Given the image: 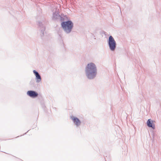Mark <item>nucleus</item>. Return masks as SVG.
Instances as JSON below:
<instances>
[{"label":"nucleus","mask_w":161,"mask_h":161,"mask_svg":"<svg viewBox=\"0 0 161 161\" xmlns=\"http://www.w3.org/2000/svg\"><path fill=\"white\" fill-rule=\"evenodd\" d=\"M147 126L150 128H152L153 129L155 128V125L153 123V121L151 119H148L147 122Z\"/></svg>","instance_id":"6e6552de"},{"label":"nucleus","mask_w":161,"mask_h":161,"mask_svg":"<svg viewBox=\"0 0 161 161\" xmlns=\"http://www.w3.org/2000/svg\"><path fill=\"white\" fill-rule=\"evenodd\" d=\"M26 134V133H25L24 134Z\"/></svg>","instance_id":"f3484780"},{"label":"nucleus","mask_w":161,"mask_h":161,"mask_svg":"<svg viewBox=\"0 0 161 161\" xmlns=\"http://www.w3.org/2000/svg\"><path fill=\"white\" fill-rule=\"evenodd\" d=\"M42 107H45V106L43 105H42Z\"/></svg>","instance_id":"ddd939ff"},{"label":"nucleus","mask_w":161,"mask_h":161,"mask_svg":"<svg viewBox=\"0 0 161 161\" xmlns=\"http://www.w3.org/2000/svg\"><path fill=\"white\" fill-rule=\"evenodd\" d=\"M19 137V136H17V137Z\"/></svg>","instance_id":"dca6fc26"},{"label":"nucleus","mask_w":161,"mask_h":161,"mask_svg":"<svg viewBox=\"0 0 161 161\" xmlns=\"http://www.w3.org/2000/svg\"><path fill=\"white\" fill-rule=\"evenodd\" d=\"M42 35H44V31H42Z\"/></svg>","instance_id":"f8f14e48"},{"label":"nucleus","mask_w":161,"mask_h":161,"mask_svg":"<svg viewBox=\"0 0 161 161\" xmlns=\"http://www.w3.org/2000/svg\"><path fill=\"white\" fill-rule=\"evenodd\" d=\"M19 137V136H17V137Z\"/></svg>","instance_id":"4468645a"},{"label":"nucleus","mask_w":161,"mask_h":161,"mask_svg":"<svg viewBox=\"0 0 161 161\" xmlns=\"http://www.w3.org/2000/svg\"><path fill=\"white\" fill-rule=\"evenodd\" d=\"M42 30H44V31L45 29V28L44 27H42Z\"/></svg>","instance_id":"9b49d317"},{"label":"nucleus","mask_w":161,"mask_h":161,"mask_svg":"<svg viewBox=\"0 0 161 161\" xmlns=\"http://www.w3.org/2000/svg\"><path fill=\"white\" fill-rule=\"evenodd\" d=\"M86 69L87 70H97L95 64L92 63L88 64Z\"/></svg>","instance_id":"423d86ee"},{"label":"nucleus","mask_w":161,"mask_h":161,"mask_svg":"<svg viewBox=\"0 0 161 161\" xmlns=\"http://www.w3.org/2000/svg\"><path fill=\"white\" fill-rule=\"evenodd\" d=\"M19 137V136H17V137Z\"/></svg>","instance_id":"2eb2a0df"},{"label":"nucleus","mask_w":161,"mask_h":161,"mask_svg":"<svg viewBox=\"0 0 161 161\" xmlns=\"http://www.w3.org/2000/svg\"><path fill=\"white\" fill-rule=\"evenodd\" d=\"M70 118L76 127H78L80 125L81 122L78 118L73 116H71Z\"/></svg>","instance_id":"20e7f679"},{"label":"nucleus","mask_w":161,"mask_h":161,"mask_svg":"<svg viewBox=\"0 0 161 161\" xmlns=\"http://www.w3.org/2000/svg\"><path fill=\"white\" fill-rule=\"evenodd\" d=\"M60 17V16L59 15V13L58 12H55L53 13L52 19L53 20H55L57 19Z\"/></svg>","instance_id":"1a4fd4ad"},{"label":"nucleus","mask_w":161,"mask_h":161,"mask_svg":"<svg viewBox=\"0 0 161 161\" xmlns=\"http://www.w3.org/2000/svg\"><path fill=\"white\" fill-rule=\"evenodd\" d=\"M42 24V23H41V22H39V25H41Z\"/></svg>","instance_id":"9d476101"},{"label":"nucleus","mask_w":161,"mask_h":161,"mask_svg":"<svg viewBox=\"0 0 161 161\" xmlns=\"http://www.w3.org/2000/svg\"><path fill=\"white\" fill-rule=\"evenodd\" d=\"M27 94L32 98H35L37 97L38 95V93L35 91L33 90L28 91L27 92Z\"/></svg>","instance_id":"39448f33"},{"label":"nucleus","mask_w":161,"mask_h":161,"mask_svg":"<svg viewBox=\"0 0 161 161\" xmlns=\"http://www.w3.org/2000/svg\"><path fill=\"white\" fill-rule=\"evenodd\" d=\"M86 74L88 79L92 80L96 77L97 71H86Z\"/></svg>","instance_id":"7ed1b4c3"},{"label":"nucleus","mask_w":161,"mask_h":161,"mask_svg":"<svg viewBox=\"0 0 161 161\" xmlns=\"http://www.w3.org/2000/svg\"><path fill=\"white\" fill-rule=\"evenodd\" d=\"M61 25L64 32L68 34L71 32L73 27V23L70 20L63 22Z\"/></svg>","instance_id":"f257e3e1"},{"label":"nucleus","mask_w":161,"mask_h":161,"mask_svg":"<svg viewBox=\"0 0 161 161\" xmlns=\"http://www.w3.org/2000/svg\"><path fill=\"white\" fill-rule=\"evenodd\" d=\"M108 44L109 48L111 51H114L115 50L116 46V43L112 36H110L109 37Z\"/></svg>","instance_id":"f03ea898"},{"label":"nucleus","mask_w":161,"mask_h":161,"mask_svg":"<svg viewBox=\"0 0 161 161\" xmlns=\"http://www.w3.org/2000/svg\"><path fill=\"white\" fill-rule=\"evenodd\" d=\"M34 74L36 76V79L37 83H39L41 81V76L37 71H33Z\"/></svg>","instance_id":"0eeeda50"}]
</instances>
